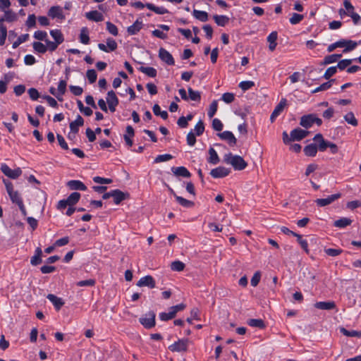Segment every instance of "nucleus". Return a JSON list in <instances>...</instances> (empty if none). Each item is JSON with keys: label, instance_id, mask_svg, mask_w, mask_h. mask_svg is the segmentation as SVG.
Masks as SVG:
<instances>
[{"label": "nucleus", "instance_id": "f257e3e1", "mask_svg": "<svg viewBox=\"0 0 361 361\" xmlns=\"http://www.w3.org/2000/svg\"><path fill=\"white\" fill-rule=\"evenodd\" d=\"M224 161L238 171H241L247 166V163L240 156L234 155L231 153L226 154L224 157Z\"/></svg>", "mask_w": 361, "mask_h": 361}, {"label": "nucleus", "instance_id": "f03ea898", "mask_svg": "<svg viewBox=\"0 0 361 361\" xmlns=\"http://www.w3.org/2000/svg\"><path fill=\"white\" fill-rule=\"evenodd\" d=\"M4 183L6 186V192L12 202L17 205L23 203V202L20 193L17 190H14L12 183L7 180H4Z\"/></svg>", "mask_w": 361, "mask_h": 361}, {"label": "nucleus", "instance_id": "7ed1b4c3", "mask_svg": "<svg viewBox=\"0 0 361 361\" xmlns=\"http://www.w3.org/2000/svg\"><path fill=\"white\" fill-rule=\"evenodd\" d=\"M50 35L53 38L54 41H48L49 42V47L55 51L58 48L59 45L63 42L64 37L61 31L58 29L50 30Z\"/></svg>", "mask_w": 361, "mask_h": 361}, {"label": "nucleus", "instance_id": "20e7f679", "mask_svg": "<svg viewBox=\"0 0 361 361\" xmlns=\"http://www.w3.org/2000/svg\"><path fill=\"white\" fill-rule=\"evenodd\" d=\"M185 307L184 304H179L175 306H172L169 309L167 312H161L159 314V318L162 321H168L173 319L176 313L179 311L183 310Z\"/></svg>", "mask_w": 361, "mask_h": 361}, {"label": "nucleus", "instance_id": "39448f33", "mask_svg": "<svg viewBox=\"0 0 361 361\" xmlns=\"http://www.w3.org/2000/svg\"><path fill=\"white\" fill-rule=\"evenodd\" d=\"M155 313L152 311H149L146 314H143L139 321L140 324L146 329H151L156 324L155 322Z\"/></svg>", "mask_w": 361, "mask_h": 361}, {"label": "nucleus", "instance_id": "423d86ee", "mask_svg": "<svg viewBox=\"0 0 361 361\" xmlns=\"http://www.w3.org/2000/svg\"><path fill=\"white\" fill-rule=\"evenodd\" d=\"M1 171L7 177L16 179L22 174V170L20 168L17 167L14 169H11L6 164H1Z\"/></svg>", "mask_w": 361, "mask_h": 361}, {"label": "nucleus", "instance_id": "0eeeda50", "mask_svg": "<svg viewBox=\"0 0 361 361\" xmlns=\"http://www.w3.org/2000/svg\"><path fill=\"white\" fill-rule=\"evenodd\" d=\"M189 343H190V341L187 338L178 339L176 342L170 345L169 346V349L171 352H176V353L185 352L188 350Z\"/></svg>", "mask_w": 361, "mask_h": 361}, {"label": "nucleus", "instance_id": "6e6552de", "mask_svg": "<svg viewBox=\"0 0 361 361\" xmlns=\"http://www.w3.org/2000/svg\"><path fill=\"white\" fill-rule=\"evenodd\" d=\"M48 16L51 18L56 19L60 22L64 20L66 18L63 8L59 6H51L48 11Z\"/></svg>", "mask_w": 361, "mask_h": 361}, {"label": "nucleus", "instance_id": "1a4fd4ad", "mask_svg": "<svg viewBox=\"0 0 361 361\" xmlns=\"http://www.w3.org/2000/svg\"><path fill=\"white\" fill-rule=\"evenodd\" d=\"M341 197V194L338 192V193H336L334 195H331L325 198L317 199L315 200V202H316L317 205L319 207H325V206L331 204L334 201L339 199Z\"/></svg>", "mask_w": 361, "mask_h": 361}, {"label": "nucleus", "instance_id": "9d476101", "mask_svg": "<svg viewBox=\"0 0 361 361\" xmlns=\"http://www.w3.org/2000/svg\"><path fill=\"white\" fill-rule=\"evenodd\" d=\"M106 99L109 110L111 112H114L116 111V107L118 104V99L116 95V93L113 90L109 91L107 92Z\"/></svg>", "mask_w": 361, "mask_h": 361}, {"label": "nucleus", "instance_id": "9b49d317", "mask_svg": "<svg viewBox=\"0 0 361 361\" xmlns=\"http://www.w3.org/2000/svg\"><path fill=\"white\" fill-rule=\"evenodd\" d=\"M83 118L80 115H78L76 119L70 123L71 131L68 133V137H71V135L75 136L79 130V128L83 126Z\"/></svg>", "mask_w": 361, "mask_h": 361}, {"label": "nucleus", "instance_id": "f8f14e48", "mask_svg": "<svg viewBox=\"0 0 361 361\" xmlns=\"http://www.w3.org/2000/svg\"><path fill=\"white\" fill-rule=\"evenodd\" d=\"M98 48L104 52H111L116 49L117 48V43L116 42L112 39V38H107L106 39V44L99 43L98 44Z\"/></svg>", "mask_w": 361, "mask_h": 361}, {"label": "nucleus", "instance_id": "ddd939ff", "mask_svg": "<svg viewBox=\"0 0 361 361\" xmlns=\"http://www.w3.org/2000/svg\"><path fill=\"white\" fill-rule=\"evenodd\" d=\"M34 50L39 54H44L47 51H54L53 49H50L49 42L47 41L45 44L40 42H34L32 43Z\"/></svg>", "mask_w": 361, "mask_h": 361}, {"label": "nucleus", "instance_id": "4468645a", "mask_svg": "<svg viewBox=\"0 0 361 361\" xmlns=\"http://www.w3.org/2000/svg\"><path fill=\"white\" fill-rule=\"evenodd\" d=\"M159 57L160 59L168 65H174V59L172 55L165 49L160 48L159 50Z\"/></svg>", "mask_w": 361, "mask_h": 361}, {"label": "nucleus", "instance_id": "2eb2a0df", "mask_svg": "<svg viewBox=\"0 0 361 361\" xmlns=\"http://www.w3.org/2000/svg\"><path fill=\"white\" fill-rule=\"evenodd\" d=\"M286 104H287V100L286 99H281L280 102L277 104V106L274 109L272 114H271L270 120L271 122H274L275 121V119L284 110V108L286 106Z\"/></svg>", "mask_w": 361, "mask_h": 361}, {"label": "nucleus", "instance_id": "dca6fc26", "mask_svg": "<svg viewBox=\"0 0 361 361\" xmlns=\"http://www.w3.org/2000/svg\"><path fill=\"white\" fill-rule=\"evenodd\" d=\"M218 136L221 140L226 141L231 146H234L236 144V138L231 131L226 130L218 133Z\"/></svg>", "mask_w": 361, "mask_h": 361}, {"label": "nucleus", "instance_id": "f3484780", "mask_svg": "<svg viewBox=\"0 0 361 361\" xmlns=\"http://www.w3.org/2000/svg\"><path fill=\"white\" fill-rule=\"evenodd\" d=\"M230 172V169L224 166H219L212 169L210 172V174L214 178H219L228 176Z\"/></svg>", "mask_w": 361, "mask_h": 361}, {"label": "nucleus", "instance_id": "a211bd4d", "mask_svg": "<svg viewBox=\"0 0 361 361\" xmlns=\"http://www.w3.org/2000/svg\"><path fill=\"white\" fill-rule=\"evenodd\" d=\"M338 44H340L338 47H343V52H348L353 50L357 45V43L353 40L341 39L338 41Z\"/></svg>", "mask_w": 361, "mask_h": 361}, {"label": "nucleus", "instance_id": "6ab92c4d", "mask_svg": "<svg viewBox=\"0 0 361 361\" xmlns=\"http://www.w3.org/2000/svg\"><path fill=\"white\" fill-rule=\"evenodd\" d=\"M307 135L308 131L298 128L290 132V139L293 141H298L305 137Z\"/></svg>", "mask_w": 361, "mask_h": 361}, {"label": "nucleus", "instance_id": "aec40b11", "mask_svg": "<svg viewBox=\"0 0 361 361\" xmlns=\"http://www.w3.org/2000/svg\"><path fill=\"white\" fill-rule=\"evenodd\" d=\"M139 287L147 286L151 288L155 287V281L151 276H145L142 277L137 283Z\"/></svg>", "mask_w": 361, "mask_h": 361}, {"label": "nucleus", "instance_id": "412c9836", "mask_svg": "<svg viewBox=\"0 0 361 361\" xmlns=\"http://www.w3.org/2000/svg\"><path fill=\"white\" fill-rule=\"evenodd\" d=\"M68 187L74 190L85 191L87 190L86 185L80 180H72L67 183Z\"/></svg>", "mask_w": 361, "mask_h": 361}, {"label": "nucleus", "instance_id": "4be33fe9", "mask_svg": "<svg viewBox=\"0 0 361 361\" xmlns=\"http://www.w3.org/2000/svg\"><path fill=\"white\" fill-rule=\"evenodd\" d=\"M142 20L137 19L132 25L127 28V32L130 35H136L142 28Z\"/></svg>", "mask_w": 361, "mask_h": 361}, {"label": "nucleus", "instance_id": "5701e85b", "mask_svg": "<svg viewBox=\"0 0 361 361\" xmlns=\"http://www.w3.org/2000/svg\"><path fill=\"white\" fill-rule=\"evenodd\" d=\"M85 16L89 20L94 22H101L104 20L103 15L97 11H91L85 13Z\"/></svg>", "mask_w": 361, "mask_h": 361}, {"label": "nucleus", "instance_id": "b1692460", "mask_svg": "<svg viewBox=\"0 0 361 361\" xmlns=\"http://www.w3.org/2000/svg\"><path fill=\"white\" fill-rule=\"evenodd\" d=\"M4 22L7 23H13L18 20V16L16 13L13 11L11 9H7L6 11H4Z\"/></svg>", "mask_w": 361, "mask_h": 361}, {"label": "nucleus", "instance_id": "393cba45", "mask_svg": "<svg viewBox=\"0 0 361 361\" xmlns=\"http://www.w3.org/2000/svg\"><path fill=\"white\" fill-rule=\"evenodd\" d=\"M47 298L54 305L57 310H60L64 305L63 300L54 294H49Z\"/></svg>", "mask_w": 361, "mask_h": 361}, {"label": "nucleus", "instance_id": "a878e982", "mask_svg": "<svg viewBox=\"0 0 361 361\" xmlns=\"http://www.w3.org/2000/svg\"><path fill=\"white\" fill-rule=\"evenodd\" d=\"M171 171L177 176L189 178L191 176L190 171L184 166L173 167Z\"/></svg>", "mask_w": 361, "mask_h": 361}, {"label": "nucleus", "instance_id": "bb28decb", "mask_svg": "<svg viewBox=\"0 0 361 361\" xmlns=\"http://www.w3.org/2000/svg\"><path fill=\"white\" fill-rule=\"evenodd\" d=\"M314 307L320 310H330L336 307V304L333 301L317 302L314 304Z\"/></svg>", "mask_w": 361, "mask_h": 361}, {"label": "nucleus", "instance_id": "cd10ccee", "mask_svg": "<svg viewBox=\"0 0 361 361\" xmlns=\"http://www.w3.org/2000/svg\"><path fill=\"white\" fill-rule=\"evenodd\" d=\"M134 136V130L132 126L126 127V134L123 135L124 140L128 147H131L133 144L132 137Z\"/></svg>", "mask_w": 361, "mask_h": 361}, {"label": "nucleus", "instance_id": "c85d7f7f", "mask_svg": "<svg viewBox=\"0 0 361 361\" xmlns=\"http://www.w3.org/2000/svg\"><path fill=\"white\" fill-rule=\"evenodd\" d=\"M277 37L278 35L276 32H271L267 37V42H269V49L271 51H273L276 47Z\"/></svg>", "mask_w": 361, "mask_h": 361}, {"label": "nucleus", "instance_id": "c756f323", "mask_svg": "<svg viewBox=\"0 0 361 361\" xmlns=\"http://www.w3.org/2000/svg\"><path fill=\"white\" fill-rule=\"evenodd\" d=\"M170 191L171 192V194L173 195L174 197L176 198V201L183 207H186V208H189V207H191L193 206V202L190 201V200H188L180 196H178L177 195L175 194V192H173V190L172 189H170Z\"/></svg>", "mask_w": 361, "mask_h": 361}, {"label": "nucleus", "instance_id": "7c9ffc66", "mask_svg": "<svg viewBox=\"0 0 361 361\" xmlns=\"http://www.w3.org/2000/svg\"><path fill=\"white\" fill-rule=\"evenodd\" d=\"M42 251L40 247H37L34 256L31 257L30 263L33 266H36L42 262Z\"/></svg>", "mask_w": 361, "mask_h": 361}, {"label": "nucleus", "instance_id": "2f4dec72", "mask_svg": "<svg viewBox=\"0 0 361 361\" xmlns=\"http://www.w3.org/2000/svg\"><path fill=\"white\" fill-rule=\"evenodd\" d=\"M80 42L84 44H88L90 42L89 30L86 27H83L80 30L79 35Z\"/></svg>", "mask_w": 361, "mask_h": 361}, {"label": "nucleus", "instance_id": "473e14b6", "mask_svg": "<svg viewBox=\"0 0 361 361\" xmlns=\"http://www.w3.org/2000/svg\"><path fill=\"white\" fill-rule=\"evenodd\" d=\"M300 124L305 128H310L314 124L313 114L302 116L300 119Z\"/></svg>", "mask_w": 361, "mask_h": 361}, {"label": "nucleus", "instance_id": "72a5a7b5", "mask_svg": "<svg viewBox=\"0 0 361 361\" xmlns=\"http://www.w3.org/2000/svg\"><path fill=\"white\" fill-rule=\"evenodd\" d=\"M209 163L212 164H217L219 162V157L216 150L210 147L209 149V157L207 159Z\"/></svg>", "mask_w": 361, "mask_h": 361}, {"label": "nucleus", "instance_id": "f704fd0d", "mask_svg": "<svg viewBox=\"0 0 361 361\" xmlns=\"http://www.w3.org/2000/svg\"><path fill=\"white\" fill-rule=\"evenodd\" d=\"M351 223L352 220L350 219L347 217H343L341 218L340 219L335 221L334 223V226L337 228H343L350 225Z\"/></svg>", "mask_w": 361, "mask_h": 361}, {"label": "nucleus", "instance_id": "c9c22d12", "mask_svg": "<svg viewBox=\"0 0 361 361\" xmlns=\"http://www.w3.org/2000/svg\"><path fill=\"white\" fill-rule=\"evenodd\" d=\"M112 197L116 204H120L126 198V195L119 190H114L112 193Z\"/></svg>", "mask_w": 361, "mask_h": 361}, {"label": "nucleus", "instance_id": "e433bc0d", "mask_svg": "<svg viewBox=\"0 0 361 361\" xmlns=\"http://www.w3.org/2000/svg\"><path fill=\"white\" fill-rule=\"evenodd\" d=\"M146 7L148 9H149L150 11H152L157 14H165V13H169V11L166 8H165L164 7L156 6L152 4H149V3L147 4Z\"/></svg>", "mask_w": 361, "mask_h": 361}, {"label": "nucleus", "instance_id": "4c0bfd02", "mask_svg": "<svg viewBox=\"0 0 361 361\" xmlns=\"http://www.w3.org/2000/svg\"><path fill=\"white\" fill-rule=\"evenodd\" d=\"M343 118L346 123L353 126H357L358 125V121L357 118H355L354 114L351 111L348 112L346 114H345Z\"/></svg>", "mask_w": 361, "mask_h": 361}, {"label": "nucleus", "instance_id": "58836bf2", "mask_svg": "<svg viewBox=\"0 0 361 361\" xmlns=\"http://www.w3.org/2000/svg\"><path fill=\"white\" fill-rule=\"evenodd\" d=\"M192 15L196 19L201 22H206L208 20V13L206 11L195 9L193 10Z\"/></svg>", "mask_w": 361, "mask_h": 361}, {"label": "nucleus", "instance_id": "ea45409f", "mask_svg": "<svg viewBox=\"0 0 361 361\" xmlns=\"http://www.w3.org/2000/svg\"><path fill=\"white\" fill-rule=\"evenodd\" d=\"M318 148L316 145L310 144L304 148V153L308 157H314L317 153Z\"/></svg>", "mask_w": 361, "mask_h": 361}, {"label": "nucleus", "instance_id": "a19ab883", "mask_svg": "<svg viewBox=\"0 0 361 361\" xmlns=\"http://www.w3.org/2000/svg\"><path fill=\"white\" fill-rule=\"evenodd\" d=\"M66 86H67V83H66V80H61L59 81V82L58 84V87L56 89L57 93L59 97V101L63 100V95L65 94V92L66 91Z\"/></svg>", "mask_w": 361, "mask_h": 361}, {"label": "nucleus", "instance_id": "79ce46f5", "mask_svg": "<svg viewBox=\"0 0 361 361\" xmlns=\"http://www.w3.org/2000/svg\"><path fill=\"white\" fill-rule=\"evenodd\" d=\"M80 194L77 192H72L66 200L68 207L75 205L80 200Z\"/></svg>", "mask_w": 361, "mask_h": 361}, {"label": "nucleus", "instance_id": "37998d69", "mask_svg": "<svg viewBox=\"0 0 361 361\" xmlns=\"http://www.w3.org/2000/svg\"><path fill=\"white\" fill-rule=\"evenodd\" d=\"M139 70L145 75L154 78L157 75V70L152 67L140 66Z\"/></svg>", "mask_w": 361, "mask_h": 361}, {"label": "nucleus", "instance_id": "c03bdc74", "mask_svg": "<svg viewBox=\"0 0 361 361\" xmlns=\"http://www.w3.org/2000/svg\"><path fill=\"white\" fill-rule=\"evenodd\" d=\"M334 81H335L334 80H331L326 82L322 84L321 85H319L314 90H312V93L314 94V93H317V92H319L321 91H324V90L329 89L332 86Z\"/></svg>", "mask_w": 361, "mask_h": 361}, {"label": "nucleus", "instance_id": "a18cd8bd", "mask_svg": "<svg viewBox=\"0 0 361 361\" xmlns=\"http://www.w3.org/2000/svg\"><path fill=\"white\" fill-rule=\"evenodd\" d=\"M214 19L215 23L219 26H225L229 20V18L226 16L215 15Z\"/></svg>", "mask_w": 361, "mask_h": 361}, {"label": "nucleus", "instance_id": "49530a36", "mask_svg": "<svg viewBox=\"0 0 361 361\" xmlns=\"http://www.w3.org/2000/svg\"><path fill=\"white\" fill-rule=\"evenodd\" d=\"M341 57V54H331L324 59V64H330L336 62Z\"/></svg>", "mask_w": 361, "mask_h": 361}, {"label": "nucleus", "instance_id": "de8ad7c7", "mask_svg": "<svg viewBox=\"0 0 361 361\" xmlns=\"http://www.w3.org/2000/svg\"><path fill=\"white\" fill-rule=\"evenodd\" d=\"M247 324L252 327H258L263 329L264 327V322L259 319H251L247 321Z\"/></svg>", "mask_w": 361, "mask_h": 361}, {"label": "nucleus", "instance_id": "09e8293b", "mask_svg": "<svg viewBox=\"0 0 361 361\" xmlns=\"http://www.w3.org/2000/svg\"><path fill=\"white\" fill-rule=\"evenodd\" d=\"M153 112L156 116H161L163 119H166L168 113L166 111H161L158 104H154L153 106Z\"/></svg>", "mask_w": 361, "mask_h": 361}, {"label": "nucleus", "instance_id": "8fccbe9b", "mask_svg": "<svg viewBox=\"0 0 361 361\" xmlns=\"http://www.w3.org/2000/svg\"><path fill=\"white\" fill-rule=\"evenodd\" d=\"M34 37L38 40L44 41L45 42H47V41H49L47 38L48 37L47 33L45 31L37 30V31L35 32Z\"/></svg>", "mask_w": 361, "mask_h": 361}, {"label": "nucleus", "instance_id": "3c124183", "mask_svg": "<svg viewBox=\"0 0 361 361\" xmlns=\"http://www.w3.org/2000/svg\"><path fill=\"white\" fill-rule=\"evenodd\" d=\"M29 38L28 34H23L18 37L16 41H15L13 44V49H16L20 44L26 42Z\"/></svg>", "mask_w": 361, "mask_h": 361}, {"label": "nucleus", "instance_id": "603ef678", "mask_svg": "<svg viewBox=\"0 0 361 361\" xmlns=\"http://www.w3.org/2000/svg\"><path fill=\"white\" fill-rule=\"evenodd\" d=\"M7 37V29L4 25H0V46L5 44Z\"/></svg>", "mask_w": 361, "mask_h": 361}, {"label": "nucleus", "instance_id": "864d4df0", "mask_svg": "<svg viewBox=\"0 0 361 361\" xmlns=\"http://www.w3.org/2000/svg\"><path fill=\"white\" fill-rule=\"evenodd\" d=\"M217 108H218V102L216 100H214L210 106H209V109L208 110V112H207V115L209 118H212L215 114L216 113V111H217Z\"/></svg>", "mask_w": 361, "mask_h": 361}, {"label": "nucleus", "instance_id": "5fc2aeb1", "mask_svg": "<svg viewBox=\"0 0 361 361\" xmlns=\"http://www.w3.org/2000/svg\"><path fill=\"white\" fill-rule=\"evenodd\" d=\"M204 130V123L202 121H200L195 125L192 132L195 133V135L200 136L203 133Z\"/></svg>", "mask_w": 361, "mask_h": 361}, {"label": "nucleus", "instance_id": "6e6d98bb", "mask_svg": "<svg viewBox=\"0 0 361 361\" xmlns=\"http://www.w3.org/2000/svg\"><path fill=\"white\" fill-rule=\"evenodd\" d=\"M107 31L114 36H117L118 34L117 27L112 23L108 21L106 23Z\"/></svg>", "mask_w": 361, "mask_h": 361}, {"label": "nucleus", "instance_id": "4d7b16f0", "mask_svg": "<svg viewBox=\"0 0 361 361\" xmlns=\"http://www.w3.org/2000/svg\"><path fill=\"white\" fill-rule=\"evenodd\" d=\"M189 98L192 101H200L201 99L200 92L195 91L192 88H188Z\"/></svg>", "mask_w": 361, "mask_h": 361}, {"label": "nucleus", "instance_id": "13d9d810", "mask_svg": "<svg viewBox=\"0 0 361 361\" xmlns=\"http://www.w3.org/2000/svg\"><path fill=\"white\" fill-rule=\"evenodd\" d=\"M297 238V240L298 243L300 245L301 247L307 252H309L308 249V243L307 241L302 238L300 234L297 233V235H295Z\"/></svg>", "mask_w": 361, "mask_h": 361}, {"label": "nucleus", "instance_id": "bf43d9fd", "mask_svg": "<svg viewBox=\"0 0 361 361\" xmlns=\"http://www.w3.org/2000/svg\"><path fill=\"white\" fill-rule=\"evenodd\" d=\"M341 332L346 336L350 337H360L361 336V332L357 331H348L344 328L341 329Z\"/></svg>", "mask_w": 361, "mask_h": 361}, {"label": "nucleus", "instance_id": "052dcab7", "mask_svg": "<svg viewBox=\"0 0 361 361\" xmlns=\"http://www.w3.org/2000/svg\"><path fill=\"white\" fill-rule=\"evenodd\" d=\"M172 158H173L172 155H171L169 154H160V155H158L155 158L154 162L160 163V162L168 161L171 160Z\"/></svg>", "mask_w": 361, "mask_h": 361}, {"label": "nucleus", "instance_id": "680f3d73", "mask_svg": "<svg viewBox=\"0 0 361 361\" xmlns=\"http://www.w3.org/2000/svg\"><path fill=\"white\" fill-rule=\"evenodd\" d=\"M254 85L255 82L250 80L242 81L239 83V87L243 91L252 88Z\"/></svg>", "mask_w": 361, "mask_h": 361}, {"label": "nucleus", "instance_id": "e2e57ef3", "mask_svg": "<svg viewBox=\"0 0 361 361\" xmlns=\"http://www.w3.org/2000/svg\"><path fill=\"white\" fill-rule=\"evenodd\" d=\"M303 18L304 16L302 15L294 13L290 18L289 21L292 25H296L299 23Z\"/></svg>", "mask_w": 361, "mask_h": 361}, {"label": "nucleus", "instance_id": "0e129e2a", "mask_svg": "<svg viewBox=\"0 0 361 361\" xmlns=\"http://www.w3.org/2000/svg\"><path fill=\"white\" fill-rule=\"evenodd\" d=\"M86 75L90 83H94L97 78V74L94 69L88 70Z\"/></svg>", "mask_w": 361, "mask_h": 361}, {"label": "nucleus", "instance_id": "69168bd1", "mask_svg": "<svg viewBox=\"0 0 361 361\" xmlns=\"http://www.w3.org/2000/svg\"><path fill=\"white\" fill-rule=\"evenodd\" d=\"M171 269L176 271H180L183 270L185 264L180 261H175L171 263Z\"/></svg>", "mask_w": 361, "mask_h": 361}, {"label": "nucleus", "instance_id": "338daca9", "mask_svg": "<svg viewBox=\"0 0 361 361\" xmlns=\"http://www.w3.org/2000/svg\"><path fill=\"white\" fill-rule=\"evenodd\" d=\"M235 96L233 93L226 92L222 94L221 99L226 104H230L233 102Z\"/></svg>", "mask_w": 361, "mask_h": 361}, {"label": "nucleus", "instance_id": "774afa93", "mask_svg": "<svg viewBox=\"0 0 361 361\" xmlns=\"http://www.w3.org/2000/svg\"><path fill=\"white\" fill-rule=\"evenodd\" d=\"M337 66H331L326 69V72L324 74V78L325 79H329L331 76H333L334 74H336L337 71Z\"/></svg>", "mask_w": 361, "mask_h": 361}]
</instances>
